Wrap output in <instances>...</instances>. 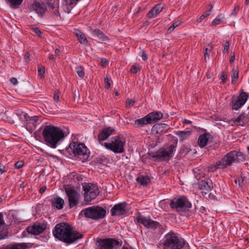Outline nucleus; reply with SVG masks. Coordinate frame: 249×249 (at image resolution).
<instances>
[{
    "label": "nucleus",
    "mask_w": 249,
    "mask_h": 249,
    "mask_svg": "<svg viewBox=\"0 0 249 249\" xmlns=\"http://www.w3.org/2000/svg\"><path fill=\"white\" fill-rule=\"evenodd\" d=\"M53 233L55 238L69 244L83 237V234L72 230L71 226L65 222L56 224L53 230Z\"/></svg>",
    "instance_id": "1"
},
{
    "label": "nucleus",
    "mask_w": 249,
    "mask_h": 249,
    "mask_svg": "<svg viewBox=\"0 0 249 249\" xmlns=\"http://www.w3.org/2000/svg\"><path fill=\"white\" fill-rule=\"evenodd\" d=\"M42 134L45 143L52 148H55L65 137L64 131L53 125L45 126Z\"/></svg>",
    "instance_id": "2"
},
{
    "label": "nucleus",
    "mask_w": 249,
    "mask_h": 249,
    "mask_svg": "<svg viewBox=\"0 0 249 249\" xmlns=\"http://www.w3.org/2000/svg\"><path fill=\"white\" fill-rule=\"evenodd\" d=\"M246 160V157L241 152L232 151L227 154L221 160L217 162L215 165H212L210 171H214L218 168H224L230 166L233 162H240Z\"/></svg>",
    "instance_id": "3"
},
{
    "label": "nucleus",
    "mask_w": 249,
    "mask_h": 249,
    "mask_svg": "<svg viewBox=\"0 0 249 249\" xmlns=\"http://www.w3.org/2000/svg\"><path fill=\"white\" fill-rule=\"evenodd\" d=\"M177 142V139L174 140L172 144L164 146L157 151L150 153V155L152 158L155 159V160L168 161L174 156Z\"/></svg>",
    "instance_id": "4"
},
{
    "label": "nucleus",
    "mask_w": 249,
    "mask_h": 249,
    "mask_svg": "<svg viewBox=\"0 0 249 249\" xmlns=\"http://www.w3.org/2000/svg\"><path fill=\"white\" fill-rule=\"evenodd\" d=\"M162 241V249H181L185 245L184 239L173 231L167 233L164 236Z\"/></svg>",
    "instance_id": "5"
},
{
    "label": "nucleus",
    "mask_w": 249,
    "mask_h": 249,
    "mask_svg": "<svg viewBox=\"0 0 249 249\" xmlns=\"http://www.w3.org/2000/svg\"><path fill=\"white\" fill-rule=\"evenodd\" d=\"M66 151L69 155L79 158L85 161L89 156L90 152L84 143L77 142H71L67 148Z\"/></svg>",
    "instance_id": "6"
},
{
    "label": "nucleus",
    "mask_w": 249,
    "mask_h": 249,
    "mask_svg": "<svg viewBox=\"0 0 249 249\" xmlns=\"http://www.w3.org/2000/svg\"><path fill=\"white\" fill-rule=\"evenodd\" d=\"M79 215H84L86 218L98 220L106 217L107 211L101 206H92L83 209Z\"/></svg>",
    "instance_id": "7"
},
{
    "label": "nucleus",
    "mask_w": 249,
    "mask_h": 249,
    "mask_svg": "<svg viewBox=\"0 0 249 249\" xmlns=\"http://www.w3.org/2000/svg\"><path fill=\"white\" fill-rule=\"evenodd\" d=\"M125 141L123 137L116 136L111 138V142H105V147L108 150L113 151L115 153H122L124 151V145Z\"/></svg>",
    "instance_id": "8"
},
{
    "label": "nucleus",
    "mask_w": 249,
    "mask_h": 249,
    "mask_svg": "<svg viewBox=\"0 0 249 249\" xmlns=\"http://www.w3.org/2000/svg\"><path fill=\"white\" fill-rule=\"evenodd\" d=\"M122 245V243L115 238H99L96 240L95 249H118Z\"/></svg>",
    "instance_id": "9"
},
{
    "label": "nucleus",
    "mask_w": 249,
    "mask_h": 249,
    "mask_svg": "<svg viewBox=\"0 0 249 249\" xmlns=\"http://www.w3.org/2000/svg\"><path fill=\"white\" fill-rule=\"evenodd\" d=\"M172 209H176L178 212H186L192 207V204L187 198L182 196L179 197L174 198L170 203Z\"/></svg>",
    "instance_id": "10"
},
{
    "label": "nucleus",
    "mask_w": 249,
    "mask_h": 249,
    "mask_svg": "<svg viewBox=\"0 0 249 249\" xmlns=\"http://www.w3.org/2000/svg\"><path fill=\"white\" fill-rule=\"evenodd\" d=\"M82 186L84 192V201L85 204H88L99 195V189L96 185L92 183H84Z\"/></svg>",
    "instance_id": "11"
},
{
    "label": "nucleus",
    "mask_w": 249,
    "mask_h": 249,
    "mask_svg": "<svg viewBox=\"0 0 249 249\" xmlns=\"http://www.w3.org/2000/svg\"><path fill=\"white\" fill-rule=\"evenodd\" d=\"M136 219L139 224L143 225L146 228L152 230L158 229L160 234H162L165 231V229L160 223L153 220L150 217H145L139 214L137 216Z\"/></svg>",
    "instance_id": "12"
},
{
    "label": "nucleus",
    "mask_w": 249,
    "mask_h": 249,
    "mask_svg": "<svg viewBox=\"0 0 249 249\" xmlns=\"http://www.w3.org/2000/svg\"><path fill=\"white\" fill-rule=\"evenodd\" d=\"M64 189L68 196L69 207L72 208L76 207L79 203L80 195L70 185H65Z\"/></svg>",
    "instance_id": "13"
},
{
    "label": "nucleus",
    "mask_w": 249,
    "mask_h": 249,
    "mask_svg": "<svg viewBox=\"0 0 249 249\" xmlns=\"http://www.w3.org/2000/svg\"><path fill=\"white\" fill-rule=\"evenodd\" d=\"M127 205L124 201L115 204L110 210L111 215L115 216L126 214L128 212L126 209Z\"/></svg>",
    "instance_id": "14"
},
{
    "label": "nucleus",
    "mask_w": 249,
    "mask_h": 249,
    "mask_svg": "<svg viewBox=\"0 0 249 249\" xmlns=\"http://www.w3.org/2000/svg\"><path fill=\"white\" fill-rule=\"evenodd\" d=\"M249 97L248 93L242 91L236 99L232 100V109L237 110L241 108L246 102Z\"/></svg>",
    "instance_id": "15"
},
{
    "label": "nucleus",
    "mask_w": 249,
    "mask_h": 249,
    "mask_svg": "<svg viewBox=\"0 0 249 249\" xmlns=\"http://www.w3.org/2000/svg\"><path fill=\"white\" fill-rule=\"evenodd\" d=\"M47 223L42 222L34 224L32 226L28 227L26 230L29 233L33 235H38L43 232L46 229Z\"/></svg>",
    "instance_id": "16"
},
{
    "label": "nucleus",
    "mask_w": 249,
    "mask_h": 249,
    "mask_svg": "<svg viewBox=\"0 0 249 249\" xmlns=\"http://www.w3.org/2000/svg\"><path fill=\"white\" fill-rule=\"evenodd\" d=\"M23 113V116L27 123V127H30L32 130L33 129H35L36 127V125L40 123L38 116H35L30 117L27 113Z\"/></svg>",
    "instance_id": "17"
},
{
    "label": "nucleus",
    "mask_w": 249,
    "mask_h": 249,
    "mask_svg": "<svg viewBox=\"0 0 249 249\" xmlns=\"http://www.w3.org/2000/svg\"><path fill=\"white\" fill-rule=\"evenodd\" d=\"M31 9L37 13L40 17H43L46 11V7L44 4L34 1L31 6Z\"/></svg>",
    "instance_id": "18"
},
{
    "label": "nucleus",
    "mask_w": 249,
    "mask_h": 249,
    "mask_svg": "<svg viewBox=\"0 0 249 249\" xmlns=\"http://www.w3.org/2000/svg\"><path fill=\"white\" fill-rule=\"evenodd\" d=\"M169 129L168 125L165 124L158 123L154 124L152 128V131L153 133L162 135L166 133Z\"/></svg>",
    "instance_id": "19"
},
{
    "label": "nucleus",
    "mask_w": 249,
    "mask_h": 249,
    "mask_svg": "<svg viewBox=\"0 0 249 249\" xmlns=\"http://www.w3.org/2000/svg\"><path fill=\"white\" fill-rule=\"evenodd\" d=\"M213 139L212 136L208 132H205L200 135L198 137L197 143L201 148L205 147Z\"/></svg>",
    "instance_id": "20"
},
{
    "label": "nucleus",
    "mask_w": 249,
    "mask_h": 249,
    "mask_svg": "<svg viewBox=\"0 0 249 249\" xmlns=\"http://www.w3.org/2000/svg\"><path fill=\"white\" fill-rule=\"evenodd\" d=\"M114 131V129L110 127L103 128L98 136V139L100 142L107 140Z\"/></svg>",
    "instance_id": "21"
},
{
    "label": "nucleus",
    "mask_w": 249,
    "mask_h": 249,
    "mask_svg": "<svg viewBox=\"0 0 249 249\" xmlns=\"http://www.w3.org/2000/svg\"><path fill=\"white\" fill-rule=\"evenodd\" d=\"M198 186L201 190L209 192L213 188V182L211 180H200L198 182Z\"/></svg>",
    "instance_id": "22"
},
{
    "label": "nucleus",
    "mask_w": 249,
    "mask_h": 249,
    "mask_svg": "<svg viewBox=\"0 0 249 249\" xmlns=\"http://www.w3.org/2000/svg\"><path fill=\"white\" fill-rule=\"evenodd\" d=\"M27 243H11L1 247L0 249H27Z\"/></svg>",
    "instance_id": "23"
},
{
    "label": "nucleus",
    "mask_w": 249,
    "mask_h": 249,
    "mask_svg": "<svg viewBox=\"0 0 249 249\" xmlns=\"http://www.w3.org/2000/svg\"><path fill=\"white\" fill-rule=\"evenodd\" d=\"M46 4L50 8V11L56 17H60V14L59 12V2L52 3L49 1L46 2Z\"/></svg>",
    "instance_id": "24"
},
{
    "label": "nucleus",
    "mask_w": 249,
    "mask_h": 249,
    "mask_svg": "<svg viewBox=\"0 0 249 249\" xmlns=\"http://www.w3.org/2000/svg\"><path fill=\"white\" fill-rule=\"evenodd\" d=\"M149 118L150 124L157 122L161 119L163 117L162 113L160 111L152 112L146 115Z\"/></svg>",
    "instance_id": "25"
},
{
    "label": "nucleus",
    "mask_w": 249,
    "mask_h": 249,
    "mask_svg": "<svg viewBox=\"0 0 249 249\" xmlns=\"http://www.w3.org/2000/svg\"><path fill=\"white\" fill-rule=\"evenodd\" d=\"M150 119L148 118L147 116H145L142 118L137 119L134 121L133 125L137 128H141L144 125L150 124L149 120Z\"/></svg>",
    "instance_id": "26"
},
{
    "label": "nucleus",
    "mask_w": 249,
    "mask_h": 249,
    "mask_svg": "<svg viewBox=\"0 0 249 249\" xmlns=\"http://www.w3.org/2000/svg\"><path fill=\"white\" fill-rule=\"evenodd\" d=\"M52 205L58 210L63 208L64 200L61 197H57L51 199Z\"/></svg>",
    "instance_id": "27"
},
{
    "label": "nucleus",
    "mask_w": 249,
    "mask_h": 249,
    "mask_svg": "<svg viewBox=\"0 0 249 249\" xmlns=\"http://www.w3.org/2000/svg\"><path fill=\"white\" fill-rule=\"evenodd\" d=\"M163 7L160 4L155 5L148 13V17L152 18L157 16L162 10Z\"/></svg>",
    "instance_id": "28"
},
{
    "label": "nucleus",
    "mask_w": 249,
    "mask_h": 249,
    "mask_svg": "<svg viewBox=\"0 0 249 249\" xmlns=\"http://www.w3.org/2000/svg\"><path fill=\"white\" fill-rule=\"evenodd\" d=\"M247 122V118L244 113H241L236 119L233 120L234 124L237 125L244 126Z\"/></svg>",
    "instance_id": "29"
},
{
    "label": "nucleus",
    "mask_w": 249,
    "mask_h": 249,
    "mask_svg": "<svg viewBox=\"0 0 249 249\" xmlns=\"http://www.w3.org/2000/svg\"><path fill=\"white\" fill-rule=\"evenodd\" d=\"M90 32L94 36L98 37V38L101 39L103 41H106L109 39L108 37L99 29H90Z\"/></svg>",
    "instance_id": "30"
},
{
    "label": "nucleus",
    "mask_w": 249,
    "mask_h": 249,
    "mask_svg": "<svg viewBox=\"0 0 249 249\" xmlns=\"http://www.w3.org/2000/svg\"><path fill=\"white\" fill-rule=\"evenodd\" d=\"M75 35L80 43L83 44L84 45L88 44L89 42L87 39L81 32L79 30H76L75 32Z\"/></svg>",
    "instance_id": "31"
},
{
    "label": "nucleus",
    "mask_w": 249,
    "mask_h": 249,
    "mask_svg": "<svg viewBox=\"0 0 249 249\" xmlns=\"http://www.w3.org/2000/svg\"><path fill=\"white\" fill-rule=\"evenodd\" d=\"M137 181L142 185H146L150 181L148 176L141 175L136 178Z\"/></svg>",
    "instance_id": "32"
},
{
    "label": "nucleus",
    "mask_w": 249,
    "mask_h": 249,
    "mask_svg": "<svg viewBox=\"0 0 249 249\" xmlns=\"http://www.w3.org/2000/svg\"><path fill=\"white\" fill-rule=\"evenodd\" d=\"M10 6L14 9H17L22 3L24 0H5Z\"/></svg>",
    "instance_id": "33"
},
{
    "label": "nucleus",
    "mask_w": 249,
    "mask_h": 249,
    "mask_svg": "<svg viewBox=\"0 0 249 249\" xmlns=\"http://www.w3.org/2000/svg\"><path fill=\"white\" fill-rule=\"evenodd\" d=\"M193 172L194 174V176L195 178L198 180L200 181L204 178L203 176V174L202 173L201 170L199 169L196 168L193 170Z\"/></svg>",
    "instance_id": "34"
},
{
    "label": "nucleus",
    "mask_w": 249,
    "mask_h": 249,
    "mask_svg": "<svg viewBox=\"0 0 249 249\" xmlns=\"http://www.w3.org/2000/svg\"><path fill=\"white\" fill-rule=\"evenodd\" d=\"M192 133V132L190 131H179L178 133V135L179 137L180 141H183L185 139L188 138Z\"/></svg>",
    "instance_id": "35"
},
{
    "label": "nucleus",
    "mask_w": 249,
    "mask_h": 249,
    "mask_svg": "<svg viewBox=\"0 0 249 249\" xmlns=\"http://www.w3.org/2000/svg\"><path fill=\"white\" fill-rule=\"evenodd\" d=\"M224 19V16L222 14H219L212 22V25L216 26L222 22Z\"/></svg>",
    "instance_id": "36"
},
{
    "label": "nucleus",
    "mask_w": 249,
    "mask_h": 249,
    "mask_svg": "<svg viewBox=\"0 0 249 249\" xmlns=\"http://www.w3.org/2000/svg\"><path fill=\"white\" fill-rule=\"evenodd\" d=\"M190 150V147L187 145H183L180 149L179 154L181 156L186 155Z\"/></svg>",
    "instance_id": "37"
},
{
    "label": "nucleus",
    "mask_w": 249,
    "mask_h": 249,
    "mask_svg": "<svg viewBox=\"0 0 249 249\" xmlns=\"http://www.w3.org/2000/svg\"><path fill=\"white\" fill-rule=\"evenodd\" d=\"M238 78V71L235 69L232 70L231 83H234Z\"/></svg>",
    "instance_id": "38"
},
{
    "label": "nucleus",
    "mask_w": 249,
    "mask_h": 249,
    "mask_svg": "<svg viewBox=\"0 0 249 249\" xmlns=\"http://www.w3.org/2000/svg\"><path fill=\"white\" fill-rule=\"evenodd\" d=\"M8 231L7 229H3L0 232V240L4 239L8 237Z\"/></svg>",
    "instance_id": "39"
},
{
    "label": "nucleus",
    "mask_w": 249,
    "mask_h": 249,
    "mask_svg": "<svg viewBox=\"0 0 249 249\" xmlns=\"http://www.w3.org/2000/svg\"><path fill=\"white\" fill-rule=\"evenodd\" d=\"M76 71L79 77L82 78L84 77L85 72L83 68L81 67H76Z\"/></svg>",
    "instance_id": "40"
},
{
    "label": "nucleus",
    "mask_w": 249,
    "mask_h": 249,
    "mask_svg": "<svg viewBox=\"0 0 249 249\" xmlns=\"http://www.w3.org/2000/svg\"><path fill=\"white\" fill-rule=\"evenodd\" d=\"M106 161V158L103 156H99L96 158V162L99 164H104Z\"/></svg>",
    "instance_id": "41"
},
{
    "label": "nucleus",
    "mask_w": 249,
    "mask_h": 249,
    "mask_svg": "<svg viewBox=\"0 0 249 249\" xmlns=\"http://www.w3.org/2000/svg\"><path fill=\"white\" fill-rule=\"evenodd\" d=\"M180 24L179 21H177L173 23L171 26L168 28V31L169 32H172L176 27L178 26Z\"/></svg>",
    "instance_id": "42"
},
{
    "label": "nucleus",
    "mask_w": 249,
    "mask_h": 249,
    "mask_svg": "<svg viewBox=\"0 0 249 249\" xmlns=\"http://www.w3.org/2000/svg\"><path fill=\"white\" fill-rule=\"evenodd\" d=\"M45 67L44 66H39L37 68L38 74L41 77H44L45 74Z\"/></svg>",
    "instance_id": "43"
},
{
    "label": "nucleus",
    "mask_w": 249,
    "mask_h": 249,
    "mask_svg": "<svg viewBox=\"0 0 249 249\" xmlns=\"http://www.w3.org/2000/svg\"><path fill=\"white\" fill-rule=\"evenodd\" d=\"M240 7L239 5H236L235 6L234 8L232 10L231 16L232 17H236L237 15V13L239 11Z\"/></svg>",
    "instance_id": "44"
},
{
    "label": "nucleus",
    "mask_w": 249,
    "mask_h": 249,
    "mask_svg": "<svg viewBox=\"0 0 249 249\" xmlns=\"http://www.w3.org/2000/svg\"><path fill=\"white\" fill-rule=\"evenodd\" d=\"M209 46H210V49H209L208 48H206L205 49V52H204V59L205 60H206L207 58H209V53L211 52V49H212V46L211 45L209 44Z\"/></svg>",
    "instance_id": "45"
},
{
    "label": "nucleus",
    "mask_w": 249,
    "mask_h": 249,
    "mask_svg": "<svg viewBox=\"0 0 249 249\" xmlns=\"http://www.w3.org/2000/svg\"><path fill=\"white\" fill-rule=\"evenodd\" d=\"M59 92V91L58 90H55L54 92L53 100L56 102H58L60 101Z\"/></svg>",
    "instance_id": "46"
},
{
    "label": "nucleus",
    "mask_w": 249,
    "mask_h": 249,
    "mask_svg": "<svg viewBox=\"0 0 249 249\" xmlns=\"http://www.w3.org/2000/svg\"><path fill=\"white\" fill-rule=\"evenodd\" d=\"M210 15V13H208L207 11H206L203 15H202L199 18L197 19L198 22H201L202 20L205 18L206 17H207Z\"/></svg>",
    "instance_id": "47"
},
{
    "label": "nucleus",
    "mask_w": 249,
    "mask_h": 249,
    "mask_svg": "<svg viewBox=\"0 0 249 249\" xmlns=\"http://www.w3.org/2000/svg\"><path fill=\"white\" fill-rule=\"evenodd\" d=\"M31 30L39 36H41L42 33L41 31L37 27H32Z\"/></svg>",
    "instance_id": "48"
},
{
    "label": "nucleus",
    "mask_w": 249,
    "mask_h": 249,
    "mask_svg": "<svg viewBox=\"0 0 249 249\" xmlns=\"http://www.w3.org/2000/svg\"><path fill=\"white\" fill-rule=\"evenodd\" d=\"M220 79L223 83H225L227 80V76L225 72H222L220 75Z\"/></svg>",
    "instance_id": "49"
},
{
    "label": "nucleus",
    "mask_w": 249,
    "mask_h": 249,
    "mask_svg": "<svg viewBox=\"0 0 249 249\" xmlns=\"http://www.w3.org/2000/svg\"><path fill=\"white\" fill-rule=\"evenodd\" d=\"M223 48V53H228L229 49V43L228 41H227L224 44Z\"/></svg>",
    "instance_id": "50"
},
{
    "label": "nucleus",
    "mask_w": 249,
    "mask_h": 249,
    "mask_svg": "<svg viewBox=\"0 0 249 249\" xmlns=\"http://www.w3.org/2000/svg\"><path fill=\"white\" fill-rule=\"evenodd\" d=\"M24 165L23 161H18L15 164V166L17 169L21 168Z\"/></svg>",
    "instance_id": "51"
},
{
    "label": "nucleus",
    "mask_w": 249,
    "mask_h": 249,
    "mask_svg": "<svg viewBox=\"0 0 249 249\" xmlns=\"http://www.w3.org/2000/svg\"><path fill=\"white\" fill-rule=\"evenodd\" d=\"M135 101L132 99H127L126 100V106L128 107L133 106L135 103Z\"/></svg>",
    "instance_id": "52"
},
{
    "label": "nucleus",
    "mask_w": 249,
    "mask_h": 249,
    "mask_svg": "<svg viewBox=\"0 0 249 249\" xmlns=\"http://www.w3.org/2000/svg\"><path fill=\"white\" fill-rule=\"evenodd\" d=\"M108 62V61L107 59L103 58L101 59L100 64L103 67H105Z\"/></svg>",
    "instance_id": "53"
},
{
    "label": "nucleus",
    "mask_w": 249,
    "mask_h": 249,
    "mask_svg": "<svg viewBox=\"0 0 249 249\" xmlns=\"http://www.w3.org/2000/svg\"><path fill=\"white\" fill-rule=\"evenodd\" d=\"M4 220L3 219V215L1 213H0V227H3L5 225Z\"/></svg>",
    "instance_id": "54"
},
{
    "label": "nucleus",
    "mask_w": 249,
    "mask_h": 249,
    "mask_svg": "<svg viewBox=\"0 0 249 249\" xmlns=\"http://www.w3.org/2000/svg\"><path fill=\"white\" fill-rule=\"evenodd\" d=\"M138 70H140V69L139 68L136 67L135 65H133L130 70V71L132 73L135 74L137 72Z\"/></svg>",
    "instance_id": "55"
},
{
    "label": "nucleus",
    "mask_w": 249,
    "mask_h": 249,
    "mask_svg": "<svg viewBox=\"0 0 249 249\" xmlns=\"http://www.w3.org/2000/svg\"><path fill=\"white\" fill-rule=\"evenodd\" d=\"M105 83V87L107 89H109L110 87V84L109 83V80L107 77H106L104 79Z\"/></svg>",
    "instance_id": "56"
},
{
    "label": "nucleus",
    "mask_w": 249,
    "mask_h": 249,
    "mask_svg": "<svg viewBox=\"0 0 249 249\" xmlns=\"http://www.w3.org/2000/svg\"><path fill=\"white\" fill-rule=\"evenodd\" d=\"M24 59L26 62H28L30 60V53L27 52L25 53L24 56Z\"/></svg>",
    "instance_id": "57"
},
{
    "label": "nucleus",
    "mask_w": 249,
    "mask_h": 249,
    "mask_svg": "<svg viewBox=\"0 0 249 249\" xmlns=\"http://www.w3.org/2000/svg\"><path fill=\"white\" fill-rule=\"evenodd\" d=\"M10 81L14 85H16L18 84V80L16 78L13 77L11 79Z\"/></svg>",
    "instance_id": "58"
},
{
    "label": "nucleus",
    "mask_w": 249,
    "mask_h": 249,
    "mask_svg": "<svg viewBox=\"0 0 249 249\" xmlns=\"http://www.w3.org/2000/svg\"><path fill=\"white\" fill-rule=\"evenodd\" d=\"M142 60L144 61H145L147 59V54L144 53V52H142Z\"/></svg>",
    "instance_id": "59"
},
{
    "label": "nucleus",
    "mask_w": 249,
    "mask_h": 249,
    "mask_svg": "<svg viewBox=\"0 0 249 249\" xmlns=\"http://www.w3.org/2000/svg\"><path fill=\"white\" fill-rule=\"evenodd\" d=\"M46 189H47V187L46 186H43V187L40 188L39 189L40 193L41 194H43L45 192V191H46Z\"/></svg>",
    "instance_id": "60"
},
{
    "label": "nucleus",
    "mask_w": 249,
    "mask_h": 249,
    "mask_svg": "<svg viewBox=\"0 0 249 249\" xmlns=\"http://www.w3.org/2000/svg\"><path fill=\"white\" fill-rule=\"evenodd\" d=\"M5 171V167L3 166H0V174H2Z\"/></svg>",
    "instance_id": "61"
},
{
    "label": "nucleus",
    "mask_w": 249,
    "mask_h": 249,
    "mask_svg": "<svg viewBox=\"0 0 249 249\" xmlns=\"http://www.w3.org/2000/svg\"><path fill=\"white\" fill-rule=\"evenodd\" d=\"M212 8H213V5L210 4L209 5L208 8L207 10H206V11H207L208 13H210V12H211Z\"/></svg>",
    "instance_id": "62"
},
{
    "label": "nucleus",
    "mask_w": 249,
    "mask_h": 249,
    "mask_svg": "<svg viewBox=\"0 0 249 249\" xmlns=\"http://www.w3.org/2000/svg\"><path fill=\"white\" fill-rule=\"evenodd\" d=\"M183 123L184 124H191L192 122L191 121H189V120H186V119H184L183 121Z\"/></svg>",
    "instance_id": "63"
},
{
    "label": "nucleus",
    "mask_w": 249,
    "mask_h": 249,
    "mask_svg": "<svg viewBox=\"0 0 249 249\" xmlns=\"http://www.w3.org/2000/svg\"><path fill=\"white\" fill-rule=\"evenodd\" d=\"M234 59H235V56L234 55H232L230 59V62H233L234 60Z\"/></svg>",
    "instance_id": "64"
}]
</instances>
